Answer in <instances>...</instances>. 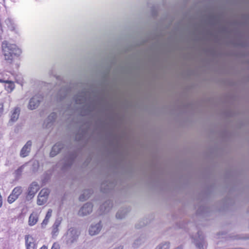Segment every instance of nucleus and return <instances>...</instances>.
<instances>
[{
  "instance_id": "nucleus-1",
  "label": "nucleus",
  "mask_w": 249,
  "mask_h": 249,
  "mask_svg": "<svg viewBox=\"0 0 249 249\" xmlns=\"http://www.w3.org/2000/svg\"><path fill=\"white\" fill-rule=\"evenodd\" d=\"M1 52L4 59L10 63L13 62L15 57H19L22 53L16 44L10 43L7 40L2 42Z\"/></svg>"
},
{
  "instance_id": "nucleus-2",
  "label": "nucleus",
  "mask_w": 249,
  "mask_h": 249,
  "mask_svg": "<svg viewBox=\"0 0 249 249\" xmlns=\"http://www.w3.org/2000/svg\"><path fill=\"white\" fill-rule=\"evenodd\" d=\"M2 13V19L1 20V27L2 28L3 27L4 28H5V25L6 26V27L7 28V31H14L16 30V25L13 22V21L10 18H7L4 20V22H2V21L4 19L5 17V12L4 10H1L0 14ZM2 32H3V30L2 28ZM3 33L0 34V39H3L2 34ZM3 38H5V37H3Z\"/></svg>"
},
{
  "instance_id": "nucleus-3",
  "label": "nucleus",
  "mask_w": 249,
  "mask_h": 249,
  "mask_svg": "<svg viewBox=\"0 0 249 249\" xmlns=\"http://www.w3.org/2000/svg\"><path fill=\"white\" fill-rule=\"evenodd\" d=\"M26 249H36V240L32 236L26 235L25 236Z\"/></svg>"
},
{
  "instance_id": "nucleus-4",
  "label": "nucleus",
  "mask_w": 249,
  "mask_h": 249,
  "mask_svg": "<svg viewBox=\"0 0 249 249\" xmlns=\"http://www.w3.org/2000/svg\"><path fill=\"white\" fill-rule=\"evenodd\" d=\"M92 208L93 205L91 203H86L79 211L78 214L80 216L86 215L92 212Z\"/></svg>"
},
{
  "instance_id": "nucleus-5",
  "label": "nucleus",
  "mask_w": 249,
  "mask_h": 249,
  "mask_svg": "<svg viewBox=\"0 0 249 249\" xmlns=\"http://www.w3.org/2000/svg\"><path fill=\"white\" fill-rule=\"evenodd\" d=\"M39 215V213L36 211L33 212L29 217V225L30 226H33L36 225L38 220Z\"/></svg>"
},
{
  "instance_id": "nucleus-6",
  "label": "nucleus",
  "mask_w": 249,
  "mask_h": 249,
  "mask_svg": "<svg viewBox=\"0 0 249 249\" xmlns=\"http://www.w3.org/2000/svg\"><path fill=\"white\" fill-rule=\"evenodd\" d=\"M40 98H41L39 97L38 95L34 96L29 102L28 105L29 108L31 110L36 109L39 106L40 102Z\"/></svg>"
},
{
  "instance_id": "nucleus-7",
  "label": "nucleus",
  "mask_w": 249,
  "mask_h": 249,
  "mask_svg": "<svg viewBox=\"0 0 249 249\" xmlns=\"http://www.w3.org/2000/svg\"><path fill=\"white\" fill-rule=\"evenodd\" d=\"M32 146V142L28 141L20 151V155L21 157H25L29 155Z\"/></svg>"
},
{
  "instance_id": "nucleus-8",
  "label": "nucleus",
  "mask_w": 249,
  "mask_h": 249,
  "mask_svg": "<svg viewBox=\"0 0 249 249\" xmlns=\"http://www.w3.org/2000/svg\"><path fill=\"white\" fill-rule=\"evenodd\" d=\"M39 186L36 182H33L30 186L28 189V196L33 197L35 194L39 190Z\"/></svg>"
},
{
  "instance_id": "nucleus-9",
  "label": "nucleus",
  "mask_w": 249,
  "mask_h": 249,
  "mask_svg": "<svg viewBox=\"0 0 249 249\" xmlns=\"http://www.w3.org/2000/svg\"><path fill=\"white\" fill-rule=\"evenodd\" d=\"M0 83H4L5 85V89L9 92H11L15 88L14 83L12 81L4 80L0 79Z\"/></svg>"
},
{
  "instance_id": "nucleus-10",
  "label": "nucleus",
  "mask_w": 249,
  "mask_h": 249,
  "mask_svg": "<svg viewBox=\"0 0 249 249\" xmlns=\"http://www.w3.org/2000/svg\"><path fill=\"white\" fill-rule=\"evenodd\" d=\"M102 226L101 222L94 226H91L89 230V233L91 235H94L98 234L101 231Z\"/></svg>"
},
{
  "instance_id": "nucleus-11",
  "label": "nucleus",
  "mask_w": 249,
  "mask_h": 249,
  "mask_svg": "<svg viewBox=\"0 0 249 249\" xmlns=\"http://www.w3.org/2000/svg\"><path fill=\"white\" fill-rule=\"evenodd\" d=\"M63 146L61 143H56L52 147L50 152V156L51 157L55 156L58 154L60 150L62 148Z\"/></svg>"
},
{
  "instance_id": "nucleus-12",
  "label": "nucleus",
  "mask_w": 249,
  "mask_h": 249,
  "mask_svg": "<svg viewBox=\"0 0 249 249\" xmlns=\"http://www.w3.org/2000/svg\"><path fill=\"white\" fill-rule=\"evenodd\" d=\"M19 113H20L19 108L16 107L14 109V111L12 114L10 121L12 122L16 121L18 118Z\"/></svg>"
},
{
  "instance_id": "nucleus-13",
  "label": "nucleus",
  "mask_w": 249,
  "mask_h": 249,
  "mask_svg": "<svg viewBox=\"0 0 249 249\" xmlns=\"http://www.w3.org/2000/svg\"><path fill=\"white\" fill-rule=\"evenodd\" d=\"M52 210L51 209H49L47 213V214L44 219L43 220V222L41 223L42 227H43L44 226H46L48 224L49 219L52 216Z\"/></svg>"
},
{
  "instance_id": "nucleus-14",
  "label": "nucleus",
  "mask_w": 249,
  "mask_h": 249,
  "mask_svg": "<svg viewBox=\"0 0 249 249\" xmlns=\"http://www.w3.org/2000/svg\"><path fill=\"white\" fill-rule=\"evenodd\" d=\"M47 199L48 198H47L46 197H45L44 196L38 195L37 204L38 205H43L47 202Z\"/></svg>"
},
{
  "instance_id": "nucleus-15",
  "label": "nucleus",
  "mask_w": 249,
  "mask_h": 249,
  "mask_svg": "<svg viewBox=\"0 0 249 249\" xmlns=\"http://www.w3.org/2000/svg\"><path fill=\"white\" fill-rule=\"evenodd\" d=\"M22 192L21 187H16L12 191V193L18 197L21 194Z\"/></svg>"
},
{
  "instance_id": "nucleus-16",
  "label": "nucleus",
  "mask_w": 249,
  "mask_h": 249,
  "mask_svg": "<svg viewBox=\"0 0 249 249\" xmlns=\"http://www.w3.org/2000/svg\"><path fill=\"white\" fill-rule=\"evenodd\" d=\"M50 191L48 189H42L40 192H39L38 195L44 196L48 198V196L49 195Z\"/></svg>"
},
{
  "instance_id": "nucleus-17",
  "label": "nucleus",
  "mask_w": 249,
  "mask_h": 249,
  "mask_svg": "<svg viewBox=\"0 0 249 249\" xmlns=\"http://www.w3.org/2000/svg\"><path fill=\"white\" fill-rule=\"evenodd\" d=\"M18 197L14 195L13 193L9 196L8 197L7 201L9 203H12L14 202Z\"/></svg>"
},
{
  "instance_id": "nucleus-18",
  "label": "nucleus",
  "mask_w": 249,
  "mask_h": 249,
  "mask_svg": "<svg viewBox=\"0 0 249 249\" xmlns=\"http://www.w3.org/2000/svg\"><path fill=\"white\" fill-rule=\"evenodd\" d=\"M170 246L169 243H165L160 245L156 248V249H169Z\"/></svg>"
},
{
  "instance_id": "nucleus-19",
  "label": "nucleus",
  "mask_w": 249,
  "mask_h": 249,
  "mask_svg": "<svg viewBox=\"0 0 249 249\" xmlns=\"http://www.w3.org/2000/svg\"><path fill=\"white\" fill-rule=\"evenodd\" d=\"M88 191H85L83 194L81 195L79 197V200L81 201H83L85 200L87 198L89 197V196H85V195L86 194L88 195Z\"/></svg>"
},
{
  "instance_id": "nucleus-20",
  "label": "nucleus",
  "mask_w": 249,
  "mask_h": 249,
  "mask_svg": "<svg viewBox=\"0 0 249 249\" xmlns=\"http://www.w3.org/2000/svg\"><path fill=\"white\" fill-rule=\"evenodd\" d=\"M51 249H60V246L58 242H54Z\"/></svg>"
},
{
  "instance_id": "nucleus-21",
  "label": "nucleus",
  "mask_w": 249,
  "mask_h": 249,
  "mask_svg": "<svg viewBox=\"0 0 249 249\" xmlns=\"http://www.w3.org/2000/svg\"><path fill=\"white\" fill-rule=\"evenodd\" d=\"M116 217L118 219H122L124 217V213L122 214V212H118L116 214Z\"/></svg>"
},
{
  "instance_id": "nucleus-22",
  "label": "nucleus",
  "mask_w": 249,
  "mask_h": 249,
  "mask_svg": "<svg viewBox=\"0 0 249 249\" xmlns=\"http://www.w3.org/2000/svg\"><path fill=\"white\" fill-rule=\"evenodd\" d=\"M3 112V104H0V115H1Z\"/></svg>"
},
{
  "instance_id": "nucleus-23",
  "label": "nucleus",
  "mask_w": 249,
  "mask_h": 249,
  "mask_svg": "<svg viewBox=\"0 0 249 249\" xmlns=\"http://www.w3.org/2000/svg\"><path fill=\"white\" fill-rule=\"evenodd\" d=\"M2 205V196H0V208L1 207Z\"/></svg>"
},
{
  "instance_id": "nucleus-24",
  "label": "nucleus",
  "mask_w": 249,
  "mask_h": 249,
  "mask_svg": "<svg viewBox=\"0 0 249 249\" xmlns=\"http://www.w3.org/2000/svg\"><path fill=\"white\" fill-rule=\"evenodd\" d=\"M39 249H48V247L45 245H43Z\"/></svg>"
},
{
  "instance_id": "nucleus-25",
  "label": "nucleus",
  "mask_w": 249,
  "mask_h": 249,
  "mask_svg": "<svg viewBox=\"0 0 249 249\" xmlns=\"http://www.w3.org/2000/svg\"><path fill=\"white\" fill-rule=\"evenodd\" d=\"M122 249V248H116V249Z\"/></svg>"
},
{
  "instance_id": "nucleus-26",
  "label": "nucleus",
  "mask_w": 249,
  "mask_h": 249,
  "mask_svg": "<svg viewBox=\"0 0 249 249\" xmlns=\"http://www.w3.org/2000/svg\"><path fill=\"white\" fill-rule=\"evenodd\" d=\"M176 249H182L181 248H177Z\"/></svg>"
}]
</instances>
